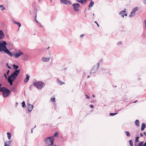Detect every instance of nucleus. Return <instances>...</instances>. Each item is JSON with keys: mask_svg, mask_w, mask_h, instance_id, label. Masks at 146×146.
I'll list each match as a JSON object with an SVG mask.
<instances>
[{"mask_svg": "<svg viewBox=\"0 0 146 146\" xmlns=\"http://www.w3.org/2000/svg\"><path fill=\"white\" fill-rule=\"evenodd\" d=\"M20 70H15L8 78V82H9L11 86L13 85V82L16 79L17 76L19 73Z\"/></svg>", "mask_w": 146, "mask_h": 146, "instance_id": "obj_1", "label": "nucleus"}, {"mask_svg": "<svg viewBox=\"0 0 146 146\" xmlns=\"http://www.w3.org/2000/svg\"><path fill=\"white\" fill-rule=\"evenodd\" d=\"M6 44L7 43L5 41H3L2 43H0V52L4 51L11 57H12L13 54L7 48L6 46Z\"/></svg>", "mask_w": 146, "mask_h": 146, "instance_id": "obj_2", "label": "nucleus"}, {"mask_svg": "<svg viewBox=\"0 0 146 146\" xmlns=\"http://www.w3.org/2000/svg\"><path fill=\"white\" fill-rule=\"evenodd\" d=\"M54 139L52 136L47 137L44 139L46 146H52L54 143Z\"/></svg>", "mask_w": 146, "mask_h": 146, "instance_id": "obj_3", "label": "nucleus"}, {"mask_svg": "<svg viewBox=\"0 0 146 146\" xmlns=\"http://www.w3.org/2000/svg\"><path fill=\"white\" fill-rule=\"evenodd\" d=\"M0 92H3V96L4 98L7 97L10 94V91L6 87L3 89H0Z\"/></svg>", "mask_w": 146, "mask_h": 146, "instance_id": "obj_4", "label": "nucleus"}, {"mask_svg": "<svg viewBox=\"0 0 146 146\" xmlns=\"http://www.w3.org/2000/svg\"><path fill=\"white\" fill-rule=\"evenodd\" d=\"M34 85L37 89H41L44 87L45 84L43 82L37 81L34 83Z\"/></svg>", "mask_w": 146, "mask_h": 146, "instance_id": "obj_5", "label": "nucleus"}, {"mask_svg": "<svg viewBox=\"0 0 146 146\" xmlns=\"http://www.w3.org/2000/svg\"><path fill=\"white\" fill-rule=\"evenodd\" d=\"M80 6V5L78 3H74L72 4V6L75 11H79V8Z\"/></svg>", "mask_w": 146, "mask_h": 146, "instance_id": "obj_6", "label": "nucleus"}, {"mask_svg": "<svg viewBox=\"0 0 146 146\" xmlns=\"http://www.w3.org/2000/svg\"><path fill=\"white\" fill-rule=\"evenodd\" d=\"M99 67V63H98L97 65H95L93 67L91 71L93 73H95L98 70Z\"/></svg>", "mask_w": 146, "mask_h": 146, "instance_id": "obj_7", "label": "nucleus"}, {"mask_svg": "<svg viewBox=\"0 0 146 146\" xmlns=\"http://www.w3.org/2000/svg\"><path fill=\"white\" fill-rule=\"evenodd\" d=\"M138 9L137 7H136L134 8L132 10V11L130 13V14L129 15V17H131L133 16V14H135V13L136 11Z\"/></svg>", "mask_w": 146, "mask_h": 146, "instance_id": "obj_8", "label": "nucleus"}, {"mask_svg": "<svg viewBox=\"0 0 146 146\" xmlns=\"http://www.w3.org/2000/svg\"><path fill=\"white\" fill-rule=\"evenodd\" d=\"M33 106L29 104H27V108L28 111H31L32 110L33 108Z\"/></svg>", "mask_w": 146, "mask_h": 146, "instance_id": "obj_9", "label": "nucleus"}, {"mask_svg": "<svg viewBox=\"0 0 146 146\" xmlns=\"http://www.w3.org/2000/svg\"><path fill=\"white\" fill-rule=\"evenodd\" d=\"M19 50V53L16 54H14L13 55L15 56V58H17L19 56L23 54V52H21L20 50Z\"/></svg>", "mask_w": 146, "mask_h": 146, "instance_id": "obj_10", "label": "nucleus"}, {"mask_svg": "<svg viewBox=\"0 0 146 146\" xmlns=\"http://www.w3.org/2000/svg\"><path fill=\"white\" fill-rule=\"evenodd\" d=\"M76 1L78 3H80L82 5H84L87 3V0H76Z\"/></svg>", "mask_w": 146, "mask_h": 146, "instance_id": "obj_11", "label": "nucleus"}, {"mask_svg": "<svg viewBox=\"0 0 146 146\" xmlns=\"http://www.w3.org/2000/svg\"><path fill=\"white\" fill-rule=\"evenodd\" d=\"M5 37V35L2 30H0V39L3 38Z\"/></svg>", "mask_w": 146, "mask_h": 146, "instance_id": "obj_12", "label": "nucleus"}, {"mask_svg": "<svg viewBox=\"0 0 146 146\" xmlns=\"http://www.w3.org/2000/svg\"><path fill=\"white\" fill-rule=\"evenodd\" d=\"M42 61L47 62L49 60L50 58L42 57Z\"/></svg>", "mask_w": 146, "mask_h": 146, "instance_id": "obj_13", "label": "nucleus"}, {"mask_svg": "<svg viewBox=\"0 0 146 146\" xmlns=\"http://www.w3.org/2000/svg\"><path fill=\"white\" fill-rule=\"evenodd\" d=\"M146 124L144 123H142L141 126V131H143L144 130Z\"/></svg>", "mask_w": 146, "mask_h": 146, "instance_id": "obj_14", "label": "nucleus"}, {"mask_svg": "<svg viewBox=\"0 0 146 146\" xmlns=\"http://www.w3.org/2000/svg\"><path fill=\"white\" fill-rule=\"evenodd\" d=\"M94 5V2L92 1V0H91L88 6V7L89 8L92 7Z\"/></svg>", "mask_w": 146, "mask_h": 146, "instance_id": "obj_15", "label": "nucleus"}, {"mask_svg": "<svg viewBox=\"0 0 146 146\" xmlns=\"http://www.w3.org/2000/svg\"><path fill=\"white\" fill-rule=\"evenodd\" d=\"M29 76L27 74H26V77L25 79L24 82L25 83H27L29 80Z\"/></svg>", "mask_w": 146, "mask_h": 146, "instance_id": "obj_16", "label": "nucleus"}, {"mask_svg": "<svg viewBox=\"0 0 146 146\" xmlns=\"http://www.w3.org/2000/svg\"><path fill=\"white\" fill-rule=\"evenodd\" d=\"M125 11L123 10L122 11H121L119 14L121 15V16L123 17H124V14L125 13Z\"/></svg>", "mask_w": 146, "mask_h": 146, "instance_id": "obj_17", "label": "nucleus"}, {"mask_svg": "<svg viewBox=\"0 0 146 146\" xmlns=\"http://www.w3.org/2000/svg\"><path fill=\"white\" fill-rule=\"evenodd\" d=\"M139 120L137 119L135 121V123L137 126L138 127L139 126Z\"/></svg>", "mask_w": 146, "mask_h": 146, "instance_id": "obj_18", "label": "nucleus"}, {"mask_svg": "<svg viewBox=\"0 0 146 146\" xmlns=\"http://www.w3.org/2000/svg\"><path fill=\"white\" fill-rule=\"evenodd\" d=\"M57 81L59 84L60 85H62L64 84V82H62L61 81L59 80L58 78H57Z\"/></svg>", "mask_w": 146, "mask_h": 146, "instance_id": "obj_19", "label": "nucleus"}, {"mask_svg": "<svg viewBox=\"0 0 146 146\" xmlns=\"http://www.w3.org/2000/svg\"><path fill=\"white\" fill-rule=\"evenodd\" d=\"M13 67H14L13 68L15 70H17V69L19 68V66L18 65H16L15 64H13L12 66Z\"/></svg>", "mask_w": 146, "mask_h": 146, "instance_id": "obj_20", "label": "nucleus"}, {"mask_svg": "<svg viewBox=\"0 0 146 146\" xmlns=\"http://www.w3.org/2000/svg\"><path fill=\"white\" fill-rule=\"evenodd\" d=\"M125 133L127 136L128 137H130L131 135V134L130 132L128 131H125Z\"/></svg>", "mask_w": 146, "mask_h": 146, "instance_id": "obj_21", "label": "nucleus"}, {"mask_svg": "<svg viewBox=\"0 0 146 146\" xmlns=\"http://www.w3.org/2000/svg\"><path fill=\"white\" fill-rule=\"evenodd\" d=\"M14 23L15 24H17L19 28L21 26V24L19 22L14 21Z\"/></svg>", "mask_w": 146, "mask_h": 146, "instance_id": "obj_22", "label": "nucleus"}, {"mask_svg": "<svg viewBox=\"0 0 146 146\" xmlns=\"http://www.w3.org/2000/svg\"><path fill=\"white\" fill-rule=\"evenodd\" d=\"M72 4L70 1L66 0V2L65 3V4Z\"/></svg>", "mask_w": 146, "mask_h": 146, "instance_id": "obj_23", "label": "nucleus"}, {"mask_svg": "<svg viewBox=\"0 0 146 146\" xmlns=\"http://www.w3.org/2000/svg\"><path fill=\"white\" fill-rule=\"evenodd\" d=\"M143 141L140 142L138 144L137 146H143Z\"/></svg>", "mask_w": 146, "mask_h": 146, "instance_id": "obj_24", "label": "nucleus"}, {"mask_svg": "<svg viewBox=\"0 0 146 146\" xmlns=\"http://www.w3.org/2000/svg\"><path fill=\"white\" fill-rule=\"evenodd\" d=\"M7 135L8 138L9 139L11 138V134L10 133H7Z\"/></svg>", "mask_w": 146, "mask_h": 146, "instance_id": "obj_25", "label": "nucleus"}, {"mask_svg": "<svg viewBox=\"0 0 146 146\" xmlns=\"http://www.w3.org/2000/svg\"><path fill=\"white\" fill-rule=\"evenodd\" d=\"M22 107L23 108H25V101H23L22 103Z\"/></svg>", "mask_w": 146, "mask_h": 146, "instance_id": "obj_26", "label": "nucleus"}, {"mask_svg": "<svg viewBox=\"0 0 146 146\" xmlns=\"http://www.w3.org/2000/svg\"><path fill=\"white\" fill-rule=\"evenodd\" d=\"M129 143L130 145V146H133V142L132 140L129 141Z\"/></svg>", "mask_w": 146, "mask_h": 146, "instance_id": "obj_27", "label": "nucleus"}, {"mask_svg": "<svg viewBox=\"0 0 146 146\" xmlns=\"http://www.w3.org/2000/svg\"><path fill=\"white\" fill-rule=\"evenodd\" d=\"M117 113H110V115L111 116H114Z\"/></svg>", "mask_w": 146, "mask_h": 146, "instance_id": "obj_28", "label": "nucleus"}, {"mask_svg": "<svg viewBox=\"0 0 146 146\" xmlns=\"http://www.w3.org/2000/svg\"><path fill=\"white\" fill-rule=\"evenodd\" d=\"M57 135H58V133L57 132H55L54 134L53 135V137H56L57 136Z\"/></svg>", "mask_w": 146, "mask_h": 146, "instance_id": "obj_29", "label": "nucleus"}, {"mask_svg": "<svg viewBox=\"0 0 146 146\" xmlns=\"http://www.w3.org/2000/svg\"><path fill=\"white\" fill-rule=\"evenodd\" d=\"M139 137H136L135 140V142H137L138 141V139H139Z\"/></svg>", "mask_w": 146, "mask_h": 146, "instance_id": "obj_30", "label": "nucleus"}, {"mask_svg": "<svg viewBox=\"0 0 146 146\" xmlns=\"http://www.w3.org/2000/svg\"><path fill=\"white\" fill-rule=\"evenodd\" d=\"M5 146H10L9 143H6V141L5 143Z\"/></svg>", "mask_w": 146, "mask_h": 146, "instance_id": "obj_31", "label": "nucleus"}, {"mask_svg": "<svg viewBox=\"0 0 146 146\" xmlns=\"http://www.w3.org/2000/svg\"><path fill=\"white\" fill-rule=\"evenodd\" d=\"M66 0H60V1L61 3H63L65 4V3L66 2Z\"/></svg>", "mask_w": 146, "mask_h": 146, "instance_id": "obj_32", "label": "nucleus"}, {"mask_svg": "<svg viewBox=\"0 0 146 146\" xmlns=\"http://www.w3.org/2000/svg\"><path fill=\"white\" fill-rule=\"evenodd\" d=\"M55 98H51V99H50V100H51L52 101H54V102L55 101Z\"/></svg>", "mask_w": 146, "mask_h": 146, "instance_id": "obj_33", "label": "nucleus"}, {"mask_svg": "<svg viewBox=\"0 0 146 146\" xmlns=\"http://www.w3.org/2000/svg\"><path fill=\"white\" fill-rule=\"evenodd\" d=\"M6 65L9 69H11V67L8 65V64L7 63H6Z\"/></svg>", "mask_w": 146, "mask_h": 146, "instance_id": "obj_34", "label": "nucleus"}, {"mask_svg": "<svg viewBox=\"0 0 146 146\" xmlns=\"http://www.w3.org/2000/svg\"><path fill=\"white\" fill-rule=\"evenodd\" d=\"M2 85V84H0V90L3 89L5 88L4 87H1Z\"/></svg>", "mask_w": 146, "mask_h": 146, "instance_id": "obj_35", "label": "nucleus"}, {"mask_svg": "<svg viewBox=\"0 0 146 146\" xmlns=\"http://www.w3.org/2000/svg\"><path fill=\"white\" fill-rule=\"evenodd\" d=\"M4 76L5 77V78H6V79H7V75H6V74L5 73L4 74Z\"/></svg>", "mask_w": 146, "mask_h": 146, "instance_id": "obj_36", "label": "nucleus"}, {"mask_svg": "<svg viewBox=\"0 0 146 146\" xmlns=\"http://www.w3.org/2000/svg\"><path fill=\"white\" fill-rule=\"evenodd\" d=\"M121 41L118 42H117V44L118 45L119 44H121Z\"/></svg>", "mask_w": 146, "mask_h": 146, "instance_id": "obj_37", "label": "nucleus"}, {"mask_svg": "<svg viewBox=\"0 0 146 146\" xmlns=\"http://www.w3.org/2000/svg\"><path fill=\"white\" fill-rule=\"evenodd\" d=\"M94 106L92 105H90V107L92 108H94Z\"/></svg>", "mask_w": 146, "mask_h": 146, "instance_id": "obj_38", "label": "nucleus"}, {"mask_svg": "<svg viewBox=\"0 0 146 146\" xmlns=\"http://www.w3.org/2000/svg\"><path fill=\"white\" fill-rule=\"evenodd\" d=\"M11 142L10 141H6V143H9V144H10L11 143Z\"/></svg>", "mask_w": 146, "mask_h": 146, "instance_id": "obj_39", "label": "nucleus"}, {"mask_svg": "<svg viewBox=\"0 0 146 146\" xmlns=\"http://www.w3.org/2000/svg\"><path fill=\"white\" fill-rule=\"evenodd\" d=\"M143 2L146 5V0H144Z\"/></svg>", "mask_w": 146, "mask_h": 146, "instance_id": "obj_40", "label": "nucleus"}, {"mask_svg": "<svg viewBox=\"0 0 146 146\" xmlns=\"http://www.w3.org/2000/svg\"><path fill=\"white\" fill-rule=\"evenodd\" d=\"M85 96H86V98L87 99H89V98H89V96H88L86 94L85 95Z\"/></svg>", "mask_w": 146, "mask_h": 146, "instance_id": "obj_41", "label": "nucleus"}, {"mask_svg": "<svg viewBox=\"0 0 146 146\" xmlns=\"http://www.w3.org/2000/svg\"><path fill=\"white\" fill-rule=\"evenodd\" d=\"M9 72H10V70H8L7 71V75H8L9 74Z\"/></svg>", "mask_w": 146, "mask_h": 146, "instance_id": "obj_42", "label": "nucleus"}, {"mask_svg": "<svg viewBox=\"0 0 146 146\" xmlns=\"http://www.w3.org/2000/svg\"><path fill=\"white\" fill-rule=\"evenodd\" d=\"M2 8H1V10H2V11H3V10H4L5 9V7H2Z\"/></svg>", "mask_w": 146, "mask_h": 146, "instance_id": "obj_43", "label": "nucleus"}, {"mask_svg": "<svg viewBox=\"0 0 146 146\" xmlns=\"http://www.w3.org/2000/svg\"><path fill=\"white\" fill-rule=\"evenodd\" d=\"M140 136L141 137H143V134L142 133H141L140 134Z\"/></svg>", "mask_w": 146, "mask_h": 146, "instance_id": "obj_44", "label": "nucleus"}, {"mask_svg": "<svg viewBox=\"0 0 146 146\" xmlns=\"http://www.w3.org/2000/svg\"><path fill=\"white\" fill-rule=\"evenodd\" d=\"M84 36V34H82V35H80V37H82L83 36Z\"/></svg>", "mask_w": 146, "mask_h": 146, "instance_id": "obj_45", "label": "nucleus"}, {"mask_svg": "<svg viewBox=\"0 0 146 146\" xmlns=\"http://www.w3.org/2000/svg\"><path fill=\"white\" fill-rule=\"evenodd\" d=\"M143 146H146V141L145 143L143 145Z\"/></svg>", "mask_w": 146, "mask_h": 146, "instance_id": "obj_46", "label": "nucleus"}, {"mask_svg": "<svg viewBox=\"0 0 146 146\" xmlns=\"http://www.w3.org/2000/svg\"><path fill=\"white\" fill-rule=\"evenodd\" d=\"M35 13H37V10L36 9V8L35 9Z\"/></svg>", "mask_w": 146, "mask_h": 146, "instance_id": "obj_47", "label": "nucleus"}, {"mask_svg": "<svg viewBox=\"0 0 146 146\" xmlns=\"http://www.w3.org/2000/svg\"><path fill=\"white\" fill-rule=\"evenodd\" d=\"M127 16V13H125L124 14V16Z\"/></svg>", "mask_w": 146, "mask_h": 146, "instance_id": "obj_48", "label": "nucleus"}, {"mask_svg": "<svg viewBox=\"0 0 146 146\" xmlns=\"http://www.w3.org/2000/svg\"><path fill=\"white\" fill-rule=\"evenodd\" d=\"M3 7V6L2 5H0V8Z\"/></svg>", "mask_w": 146, "mask_h": 146, "instance_id": "obj_49", "label": "nucleus"}, {"mask_svg": "<svg viewBox=\"0 0 146 146\" xmlns=\"http://www.w3.org/2000/svg\"><path fill=\"white\" fill-rule=\"evenodd\" d=\"M143 133L145 136H146V132H143Z\"/></svg>", "mask_w": 146, "mask_h": 146, "instance_id": "obj_50", "label": "nucleus"}, {"mask_svg": "<svg viewBox=\"0 0 146 146\" xmlns=\"http://www.w3.org/2000/svg\"><path fill=\"white\" fill-rule=\"evenodd\" d=\"M36 13H35V19H36Z\"/></svg>", "mask_w": 146, "mask_h": 146, "instance_id": "obj_51", "label": "nucleus"}, {"mask_svg": "<svg viewBox=\"0 0 146 146\" xmlns=\"http://www.w3.org/2000/svg\"><path fill=\"white\" fill-rule=\"evenodd\" d=\"M34 128H32L31 129V133H32L33 132V129Z\"/></svg>", "mask_w": 146, "mask_h": 146, "instance_id": "obj_52", "label": "nucleus"}, {"mask_svg": "<svg viewBox=\"0 0 146 146\" xmlns=\"http://www.w3.org/2000/svg\"><path fill=\"white\" fill-rule=\"evenodd\" d=\"M144 22L146 24V20H145L144 21ZM145 26L146 27V25H145Z\"/></svg>", "mask_w": 146, "mask_h": 146, "instance_id": "obj_53", "label": "nucleus"}, {"mask_svg": "<svg viewBox=\"0 0 146 146\" xmlns=\"http://www.w3.org/2000/svg\"><path fill=\"white\" fill-rule=\"evenodd\" d=\"M38 24L40 25V26L41 27H42V26L41 24L40 23H38Z\"/></svg>", "mask_w": 146, "mask_h": 146, "instance_id": "obj_54", "label": "nucleus"}, {"mask_svg": "<svg viewBox=\"0 0 146 146\" xmlns=\"http://www.w3.org/2000/svg\"><path fill=\"white\" fill-rule=\"evenodd\" d=\"M35 19L36 21V22L37 23H38H38H38V21L36 20V19Z\"/></svg>", "mask_w": 146, "mask_h": 146, "instance_id": "obj_55", "label": "nucleus"}, {"mask_svg": "<svg viewBox=\"0 0 146 146\" xmlns=\"http://www.w3.org/2000/svg\"><path fill=\"white\" fill-rule=\"evenodd\" d=\"M85 74H86V73H85V72H84L83 73V74H84V75H85Z\"/></svg>", "mask_w": 146, "mask_h": 146, "instance_id": "obj_56", "label": "nucleus"}, {"mask_svg": "<svg viewBox=\"0 0 146 146\" xmlns=\"http://www.w3.org/2000/svg\"><path fill=\"white\" fill-rule=\"evenodd\" d=\"M92 96H93V97L94 98V97H95V95H92Z\"/></svg>", "mask_w": 146, "mask_h": 146, "instance_id": "obj_57", "label": "nucleus"}, {"mask_svg": "<svg viewBox=\"0 0 146 146\" xmlns=\"http://www.w3.org/2000/svg\"><path fill=\"white\" fill-rule=\"evenodd\" d=\"M89 77H90V76H89L88 75V76H87V78H89Z\"/></svg>", "mask_w": 146, "mask_h": 146, "instance_id": "obj_58", "label": "nucleus"}, {"mask_svg": "<svg viewBox=\"0 0 146 146\" xmlns=\"http://www.w3.org/2000/svg\"><path fill=\"white\" fill-rule=\"evenodd\" d=\"M92 73V71H91L90 72V74H91Z\"/></svg>", "mask_w": 146, "mask_h": 146, "instance_id": "obj_59", "label": "nucleus"}, {"mask_svg": "<svg viewBox=\"0 0 146 146\" xmlns=\"http://www.w3.org/2000/svg\"><path fill=\"white\" fill-rule=\"evenodd\" d=\"M137 101H135V102H133V103H136V102H137Z\"/></svg>", "mask_w": 146, "mask_h": 146, "instance_id": "obj_60", "label": "nucleus"}, {"mask_svg": "<svg viewBox=\"0 0 146 146\" xmlns=\"http://www.w3.org/2000/svg\"><path fill=\"white\" fill-rule=\"evenodd\" d=\"M97 24L98 26L99 27V25L98 24V23H97Z\"/></svg>", "mask_w": 146, "mask_h": 146, "instance_id": "obj_61", "label": "nucleus"}, {"mask_svg": "<svg viewBox=\"0 0 146 146\" xmlns=\"http://www.w3.org/2000/svg\"><path fill=\"white\" fill-rule=\"evenodd\" d=\"M95 23H96V24L98 23H97V22H96V21H95Z\"/></svg>", "mask_w": 146, "mask_h": 146, "instance_id": "obj_62", "label": "nucleus"}, {"mask_svg": "<svg viewBox=\"0 0 146 146\" xmlns=\"http://www.w3.org/2000/svg\"><path fill=\"white\" fill-rule=\"evenodd\" d=\"M49 48V47H48L47 49H48V48Z\"/></svg>", "mask_w": 146, "mask_h": 146, "instance_id": "obj_63", "label": "nucleus"}, {"mask_svg": "<svg viewBox=\"0 0 146 146\" xmlns=\"http://www.w3.org/2000/svg\"><path fill=\"white\" fill-rule=\"evenodd\" d=\"M36 127V125H35L34 127V128H35Z\"/></svg>", "mask_w": 146, "mask_h": 146, "instance_id": "obj_64", "label": "nucleus"}]
</instances>
